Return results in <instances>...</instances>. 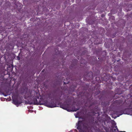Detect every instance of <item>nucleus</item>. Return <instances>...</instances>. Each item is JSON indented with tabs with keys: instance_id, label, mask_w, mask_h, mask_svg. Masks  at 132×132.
<instances>
[{
	"instance_id": "obj_1",
	"label": "nucleus",
	"mask_w": 132,
	"mask_h": 132,
	"mask_svg": "<svg viewBox=\"0 0 132 132\" xmlns=\"http://www.w3.org/2000/svg\"><path fill=\"white\" fill-rule=\"evenodd\" d=\"M39 103L38 102L37 99L36 98H34V99L33 101L30 104L38 105Z\"/></svg>"
},
{
	"instance_id": "obj_2",
	"label": "nucleus",
	"mask_w": 132,
	"mask_h": 132,
	"mask_svg": "<svg viewBox=\"0 0 132 132\" xmlns=\"http://www.w3.org/2000/svg\"><path fill=\"white\" fill-rule=\"evenodd\" d=\"M46 106L49 108H53L56 107L55 104L54 103H50L46 104Z\"/></svg>"
},
{
	"instance_id": "obj_3",
	"label": "nucleus",
	"mask_w": 132,
	"mask_h": 132,
	"mask_svg": "<svg viewBox=\"0 0 132 132\" xmlns=\"http://www.w3.org/2000/svg\"><path fill=\"white\" fill-rule=\"evenodd\" d=\"M13 103L14 104L16 105L20 104L21 103V102H19L17 100L14 99L13 100Z\"/></svg>"
},
{
	"instance_id": "obj_4",
	"label": "nucleus",
	"mask_w": 132,
	"mask_h": 132,
	"mask_svg": "<svg viewBox=\"0 0 132 132\" xmlns=\"http://www.w3.org/2000/svg\"><path fill=\"white\" fill-rule=\"evenodd\" d=\"M36 95H35V97H36L37 98H38L39 97V93L38 92H36Z\"/></svg>"
},
{
	"instance_id": "obj_5",
	"label": "nucleus",
	"mask_w": 132,
	"mask_h": 132,
	"mask_svg": "<svg viewBox=\"0 0 132 132\" xmlns=\"http://www.w3.org/2000/svg\"><path fill=\"white\" fill-rule=\"evenodd\" d=\"M80 123V121H79L78 123L77 124V128L78 129L79 128V124Z\"/></svg>"
},
{
	"instance_id": "obj_6",
	"label": "nucleus",
	"mask_w": 132,
	"mask_h": 132,
	"mask_svg": "<svg viewBox=\"0 0 132 132\" xmlns=\"http://www.w3.org/2000/svg\"><path fill=\"white\" fill-rule=\"evenodd\" d=\"M120 132H125V131H120Z\"/></svg>"
},
{
	"instance_id": "obj_7",
	"label": "nucleus",
	"mask_w": 132,
	"mask_h": 132,
	"mask_svg": "<svg viewBox=\"0 0 132 132\" xmlns=\"http://www.w3.org/2000/svg\"><path fill=\"white\" fill-rule=\"evenodd\" d=\"M18 60H19L20 59V58L19 57L18 59Z\"/></svg>"
},
{
	"instance_id": "obj_8",
	"label": "nucleus",
	"mask_w": 132,
	"mask_h": 132,
	"mask_svg": "<svg viewBox=\"0 0 132 132\" xmlns=\"http://www.w3.org/2000/svg\"><path fill=\"white\" fill-rule=\"evenodd\" d=\"M67 111H69V110H67Z\"/></svg>"
}]
</instances>
